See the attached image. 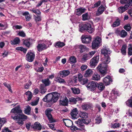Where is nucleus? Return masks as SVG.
<instances>
[{
	"label": "nucleus",
	"instance_id": "f257e3e1",
	"mask_svg": "<svg viewBox=\"0 0 132 132\" xmlns=\"http://www.w3.org/2000/svg\"><path fill=\"white\" fill-rule=\"evenodd\" d=\"M11 112L14 114L15 115L14 117L12 116V118L20 126L23 124L24 121L27 119V116L23 114L22 111L20 109L19 106H17L13 109L11 111Z\"/></svg>",
	"mask_w": 132,
	"mask_h": 132
},
{
	"label": "nucleus",
	"instance_id": "f03ea898",
	"mask_svg": "<svg viewBox=\"0 0 132 132\" xmlns=\"http://www.w3.org/2000/svg\"><path fill=\"white\" fill-rule=\"evenodd\" d=\"M75 122L79 128H78L76 126H74L71 128V130H77L82 131L83 132H85L86 131V130L85 128L84 124L88 125V124L91 122V120L89 119H79L77 120Z\"/></svg>",
	"mask_w": 132,
	"mask_h": 132
},
{
	"label": "nucleus",
	"instance_id": "7ed1b4c3",
	"mask_svg": "<svg viewBox=\"0 0 132 132\" xmlns=\"http://www.w3.org/2000/svg\"><path fill=\"white\" fill-rule=\"evenodd\" d=\"M102 62L97 67L98 71L100 73L102 77L105 75L107 73L106 64L110 62V58L109 55L104 56L102 59Z\"/></svg>",
	"mask_w": 132,
	"mask_h": 132
},
{
	"label": "nucleus",
	"instance_id": "20e7f679",
	"mask_svg": "<svg viewBox=\"0 0 132 132\" xmlns=\"http://www.w3.org/2000/svg\"><path fill=\"white\" fill-rule=\"evenodd\" d=\"M59 95L56 92H53L47 94L43 98V101L53 104L58 100Z\"/></svg>",
	"mask_w": 132,
	"mask_h": 132
},
{
	"label": "nucleus",
	"instance_id": "39448f33",
	"mask_svg": "<svg viewBox=\"0 0 132 132\" xmlns=\"http://www.w3.org/2000/svg\"><path fill=\"white\" fill-rule=\"evenodd\" d=\"M53 111L52 109L51 108H48L45 111V113L48 117V120L50 123L54 122L55 121L52 118L51 114V112Z\"/></svg>",
	"mask_w": 132,
	"mask_h": 132
},
{
	"label": "nucleus",
	"instance_id": "423d86ee",
	"mask_svg": "<svg viewBox=\"0 0 132 132\" xmlns=\"http://www.w3.org/2000/svg\"><path fill=\"white\" fill-rule=\"evenodd\" d=\"M97 83L96 81H92L88 83L86 87L88 89L91 91H94L97 87Z\"/></svg>",
	"mask_w": 132,
	"mask_h": 132
},
{
	"label": "nucleus",
	"instance_id": "0eeeda50",
	"mask_svg": "<svg viewBox=\"0 0 132 132\" xmlns=\"http://www.w3.org/2000/svg\"><path fill=\"white\" fill-rule=\"evenodd\" d=\"M101 41V39L99 37H97L92 43V47L95 49L97 48Z\"/></svg>",
	"mask_w": 132,
	"mask_h": 132
},
{
	"label": "nucleus",
	"instance_id": "6e6552de",
	"mask_svg": "<svg viewBox=\"0 0 132 132\" xmlns=\"http://www.w3.org/2000/svg\"><path fill=\"white\" fill-rule=\"evenodd\" d=\"M35 56V54L34 52H29L26 56V60L29 62H32L34 59Z\"/></svg>",
	"mask_w": 132,
	"mask_h": 132
},
{
	"label": "nucleus",
	"instance_id": "1a4fd4ad",
	"mask_svg": "<svg viewBox=\"0 0 132 132\" xmlns=\"http://www.w3.org/2000/svg\"><path fill=\"white\" fill-rule=\"evenodd\" d=\"M81 38L82 43L88 44L90 42L92 37L90 35H83L82 36Z\"/></svg>",
	"mask_w": 132,
	"mask_h": 132
},
{
	"label": "nucleus",
	"instance_id": "9d476101",
	"mask_svg": "<svg viewBox=\"0 0 132 132\" xmlns=\"http://www.w3.org/2000/svg\"><path fill=\"white\" fill-rule=\"evenodd\" d=\"M99 56L94 57L90 60V65L92 68H94L97 64L99 60Z\"/></svg>",
	"mask_w": 132,
	"mask_h": 132
},
{
	"label": "nucleus",
	"instance_id": "9b49d317",
	"mask_svg": "<svg viewBox=\"0 0 132 132\" xmlns=\"http://www.w3.org/2000/svg\"><path fill=\"white\" fill-rule=\"evenodd\" d=\"M37 48L38 51L39 52H41L43 50L46 49L47 48V46L43 43L39 44L37 46Z\"/></svg>",
	"mask_w": 132,
	"mask_h": 132
},
{
	"label": "nucleus",
	"instance_id": "f8f14e48",
	"mask_svg": "<svg viewBox=\"0 0 132 132\" xmlns=\"http://www.w3.org/2000/svg\"><path fill=\"white\" fill-rule=\"evenodd\" d=\"M120 2L121 4H125L128 7L132 6V0H120Z\"/></svg>",
	"mask_w": 132,
	"mask_h": 132
},
{
	"label": "nucleus",
	"instance_id": "ddd939ff",
	"mask_svg": "<svg viewBox=\"0 0 132 132\" xmlns=\"http://www.w3.org/2000/svg\"><path fill=\"white\" fill-rule=\"evenodd\" d=\"M63 121L65 126L68 127H71V128L73 126L72 121L70 119H63Z\"/></svg>",
	"mask_w": 132,
	"mask_h": 132
},
{
	"label": "nucleus",
	"instance_id": "4468645a",
	"mask_svg": "<svg viewBox=\"0 0 132 132\" xmlns=\"http://www.w3.org/2000/svg\"><path fill=\"white\" fill-rule=\"evenodd\" d=\"M79 30L81 32H83L84 31L86 30L87 23L84 24L82 23H78Z\"/></svg>",
	"mask_w": 132,
	"mask_h": 132
},
{
	"label": "nucleus",
	"instance_id": "2eb2a0df",
	"mask_svg": "<svg viewBox=\"0 0 132 132\" xmlns=\"http://www.w3.org/2000/svg\"><path fill=\"white\" fill-rule=\"evenodd\" d=\"M111 53V51L109 48L105 47L101 50V53L104 56L109 55Z\"/></svg>",
	"mask_w": 132,
	"mask_h": 132
},
{
	"label": "nucleus",
	"instance_id": "dca6fc26",
	"mask_svg": "<svg viewBox=\"0 0 132 132\" xmlns=\"http://www.w3.org/2000/svg\"><path fill=\"white\" fill-rule=\"evenodd\" d=\"M103 82L106 85H108L112 82V80L109 76H108L104 78Z\"/></svg>",
	"mask_w": 132,
	"mask_h": 132
},
{
	"label": "nucleus",
	"instance_id": "f3484780",
	"mask_svg": "<svg viewBox=\"0 0 132 132\" xmlns=\"http://www.w3.org/2000/svg\"><path fill=\"white\" fill-rule=\"evenodd\" d=\"M78 112L77 108H75L72 110V111L70 113L71 117L73 119H77L78 117L77 115Z\"/></svg>",
	"mask_w": 132,
	"mask_h": 132
},
{
	"label": "nucleus",
	"instance_id": "a211bd4d",
	"mask_svg": "<svg viewBox=\"0 0 132 132\" xmlns=\"http://www.w3.org/2000/svg\"><path fill=\"white\" fill-rule=\"evenodd\" d=\"M86 30L89 33H91L94 31V29L92 27L90 24L89 23H87Z\"/></svg>",
	"mask_w": 132,
	"mask_h": 132
},
{
	"label": "nucleus",
	"instance_id": "6ab92c4d",
	"mask_svg": "<svg viewBox=\"0 0 132 132\" xmlns=\"http://www.w3.org/2000/svg\"><path fill=\"white\" fill-rule=\"evenodd\" d=\"M32 128L34 129H36L37 130H40L42 129V127L40 123L38 122H36L34 124Z\"/></svg>",
	"mask_w": 132,
	"mask_h": 132
},
{
	"label": "nucleus",
	"instance_id": "aec40b11",
	"mask_svg": "<svg viewBox=\"0 0 132 132\" xmlns=\"http://www.w3.org/2000/svg\"><path fill=\"white\" fill-rule=\"evenodd\" d=\"M70 71L68 70H63L60 72V74L62 77H65L68 76L70 73Z\"/></svg>",
	"mask_w": 132,
	"mask_h": 132
},
{
	"label": "nucleus",
	"instance_id": "412c9836",
	"mask_svg": "<svg viewBox=\"0 0 132 132\" xmlns=\"http://www.w3.org/2000/svg\"><path fill=\"white\" fill-rule=\"evenodd\" d=\"M93 71L91 69H88L85 72L84 74V77H90L93 74Z\"/></svg>",
	"mask_w": 132,
	"mask_h": 132
},
{
	"label": "nucleus",
	"instance_id": "4be33fe9",
	"mask_svg": "<svg viewBox=\"0 0 132 132\" xmlns=\"http://www.w3.org/2000/svg\"><path fill=\"white\" fill-rule=\"evenodd\" d=\"M105 10V7L101 5L98 9L96 13V15L99 16L101 15Z\"/></svg>",
	"mask_w": 132,
	"mask_h": 132
},
{
	"label": "nucleus",
	"instance_id": "5701e85b",
	"mask_svg": "<svg viewBox=\"0 0 132 132\" xmlns=\"http://www.w3.org/2000/svg\"><path fill=\"white\" fill-rule=\"evenodd\" d=\"M86 10L85 8L80 7L76 10V14L78 15H80L81 14L85 12Z\"/></svg>",
	"mask_w": 132,
	"mask_h": 132
},
{
	"label": "nucleus",
	"instance_id": "b1692460",
	"mask_svg": "<svg viewBox=\"0 0 132 132\" xmlns=\"http://www.w3.org/2000/svg\"><path fill=\"white\" fill-rule=\"evenodd\" d=\"M78 48L80 49V52L82 53L85 51L88 50V48L86 46L82 45H78Z\"/></svg>",
	"mask_w": 132,
	"mask_h": 132
},
{
	"label": "nucleus",
	"instance_id": "393cba45",
	"mask_svg": "<svg viewBox=\"0 0 132 132\" xmlns=\"http://www.w3.org/2000/svg\"><path fill=\"white\" fill-rule=\"evenodd\" d=\"M100 75L97 73H95L92 77V80L98 81L100 79Z\"/></svg>",
	"mask_w": 132,
	"mask_h": 132
},
{
	"label": "nucleus",
	"instance_id": "a878e982",
	"mask_svg": "<svg viewBox=\"0 0 132 132\" xmlns=\"http://www.w3.org/2000/svg\"><path fill=\"white\" fill-rule=\"evenodd\" d=\"M97 88L100 92H101L104 89L105 86L103 83L99 82L98 84L97 83Z\"/></svg>",
	"mask_w": 132,
	"mask_h": 132
},
{
	"label": "nucleus",
	"instance_id": "bb28decb",
	"mask_svg": "<svg viewBox=\"0 0 132 132\" xmlns=\"http://www.w3.org/2000/svg\"><path fill=\"white\" fill-rule=\"evenodd\" d=\"M126 5H125L124 6H121L118 8V11L120 13H122L127 10L128 8Z\"/></svg>",
	"mask_w": 132,
	"mask_h": 132
},
{
	"label": "nucleus",
	"instance_id": "cd10ccee",
	"mask_svg": "<svg viewBox=\"0 0 132 132\" xmlns=\"http://www.w3.org/2000/svg\"><path fill=\"white\" fill-rule=\"evenodd\" d=\"M22 14L25 16L26 20L27 21H29L31 17L30 16L29 13L28 12L26 11L22 13Z\"/></svg>",
	"mask_w": 132,
	"mask_h": 132
},
{
	"label": "nucleus",
	"instance_id": "c85d7f7f",
	"mask_svg": "<svg viewBox=\"0 0 132 132\" xmlns=\"http://www.w3.org/2000/svg\"><path fill=\"white\" fill-rule=\"evenodd\" d=\"M68 61L71 64L75 63L77 62L76 58L73 56H71L69 57Z\"/></svg>",
	"mask_w": 132,
	"mask_h": 132
},
{
	"label": "nucleus",
	"instance_id": "c756f323",
	"mask_svg": "<svg viewBox=\"0 0 132 132\" xmlns=\"http://www.w3.org/2000/svg\"><path fill=\"white\" fill-rule=\"evenodd\" d=\"M42 82L45 85V86H49L51 83V82L49 78L42 79Z\"/></svg>",
	"mask_w": 132,
	"mask_h": 132
},
{
	"label": "nucleus",
	"instance_id": "7c9ffc66",
	"mask_svg": "<svg viewBox=\"0 0 132 132\" xmlns=\"http://www.w3.org/2000/svg\"><path fill=\"white\" fill-rule=\"evenodd\" d=\"M88 54H84L82 56L81 59L82 61L85 62L86 60H87L91 58V56Z\"/></svg>",
	"mask_w": 132,
	"mask_h": 132
},
{
	"label": "nucleus",
	"instance_id": "2f4dec72",
	"mask_svg": "<svg viewBox=\"0 0 132 132\" xmlns=\"http://www.w3.org/2000/svg\"><path fill=\"white\" fill-rule=\"evenodd\" d=\"M54 80L56 82L60 84H63L65 82V81L64 79L61 78L59 77H57L55 78Z\"/></svg>",
	"mask_w": 132,
	"mask_h": 132
},
{
	"label": "nucleus",
	"instance_id": "473e14b6",
	"mask_svg": "<svg viewBox=\"0 0 132 132\" xmlns=\"http://www.w3.org/2000/svg\"><path fill=\"white\" fill-rule=\"evenodd\" d=\"M71 89L72 93L74 94H78L80 92V90L78 88H76L74 87L71 88Z\"/></svg>",
	"mask_w": 132,
	"mask_h": 132
},
{
	"label": "nucleus",
	"instance_id": "72a5a7b5",
	"mask_svg": "<svg viewBox=\"0 0 132 132\" xmlns=\"http://www.w3.org/2000/svg\"><path fill=\"white\" fill-rule=\"evenodd\" d=\"M20 42V40L18 37H16L13 40L11 41L12 44L14 45L18 44Z\"/></svg>",
	"mask_w": 132,
	"mask_h": 132
},
{
	"label": "nucleus",
	"instance_id": "f704fd0d",
	"mask_svg": "<svg viewBox=\"0 0 132 132\" xmlns=\"http://www.w3.org/2000/svg\"><path fill=\"white\" fill-rule=\"evenodd\" d=\"M68 102V100L65 98L63 100H60V103L61 105L63 106H66L67 105Z\"/></svg>",
	"mask_w": 132,
	"mask_h": 132
},
{
	"label": "nucleus",
	"instance_id": "c9c22d12",
	"mask_svg": "<svg viewBox=\"0 0 132 132\" xmlns=\"http://www.w3.org/2000/svg\"><path fill=\"white\" fill-rule=\"evenodd\" d=\"M117 97L114 95H111L109 97V100L112 103H114L116 102L117 100Z\"/></svg>",
	"mask_w": 132,
	"mask_h": 132
},
{
	"label": "nucleus",
	"instance_id": "e433bc0d",
	"mask_svg": "<svg viewBox=\"0 0 132 132\" xmlns=\"http://www.w3.org/2000/svg\"><path fill=\"white\" fill-rule=\"evenodd\" d=\"M23 44L26 47L29 48L31 45L29 39H25L24 40L23 42Z\"/></svg>",
	"mask_w": 132,
	"mask_h": 132
},
{
	"label": "nucleus",
	"instance_id": "4c0bfd02",
	"mask_svg": "<svg viewBox=\"0 0 132 132\" xmlns=\"http://www.w3.org/2000/svg\"><path fill=\"white\" fill-rule=\"evenodd\" d=\"M120 20L119 19H117L114 22L111 26L114 27L119 26L120 24Z\"/></svg>",
	"mask_w": 132,
	"mask_h": 132
},
{
	"label": "nucleus",
	"instance_id": "58836bf2",
	"mask_svg": "<svg viewBox=\"0 0 132 132\" xmlns=\"http://www.w3.org/2000/svg\"><path fill=\"white\" fill-rule=\"evenodd\" d=\"M65 45V44L63 42H56L55 45V47L57 46L58 47H62Z\"/></svg>",
	"mask_w": 132,
	"mask_h": 132
},
{
	"label": "nucleus",
	"instance_id": "ea45409f",
	"mask_svg": "<svg viewBox=\"0 0 132 132\" xmlns=\"http://www.w3.org/2000/svg\"><path fill=\"white\" fill-rule=\"evenodd\" d=\"M31 108L29 106H27V108L25 109L24 110V112L25 114H29L30 113Z\"/></svg>",
	"mask_w": 132,
	"mask_h": 132
},
{
	"label": "nucleus",
	"instance_id": "a19ab883",
	"mask_svg": "<svg viewBox=\"0 0 132 132\" xmlns=\"http://www.w3.org/2000/svg\"><path fill=\"white\" fill-rule=\"evenodd\" d=\"M82 20L83 21L87 20L89 19V17L88 16V13L83 14L82 15Z\"/></svg>",
	"mask_w": 132,
	"mask_h": 132
},
{
	"label": "nucleus",
	"instance_id": "79ce46f5",
	"mask_svg": "<svg viewBox=\"0 0 132 132\" xmlns=\"http://www.w3.org/2000/svg\"><path fill=\"white\" fill-rule=\"evenodd\" d=\"M128 55L129 56L132 55V46L131 44H129L128 46Z\"/></svg>",
	"mask_w": 132,
	"mask_h": 132
},
{
	"label": "nucleus",
	"instance_id": "37998d69",
	"mask_svg": "<svg viewBox=\"0 0 132 132\" xmlns=\"http://www.w3.org/2000/svg\"><path fill=\"white\" fill-rule=\"evenodd\" d=\"M25 94L28 96V101L30 100L31 98L32 97V94L30 91H28L25 93Z\"/></svg>",
	"mask_w": 132,
	"mask_h": 132
},
{
	"label": "nucleus",
	"instance_id": "c03bdc74",
	"mask_svg": "<svg viewBox=\"0 0 132 132\" xmlns=\"http://www.w3.org/2000/svg\"><path fill=\"white\" fill-rule=\"evenodd\" d=\"M126 105L130 107H132V96L130 99H129L126 102Z\"/></svg>",
	"mask_w": 132,
	"mask_h": 132
},
{
	"label": "nucleus",
	"instance_id": "a18cd8bd",
	"mask_svg": "<svg viewBox=\"0 0 132 132\" xmlns=\"http://www.w3.org/2000/svg\"><path fill=\"white\" fill-rule=\"evenodd\" d=\"M90 107V105L88 104H84L82 106V109L85 110H88Z\"/></svg>",
	"mask_w": 132,
	"mask_h": 132
},
{
	"label": "nucleus",
	"instance_id": "49530a36",
	"mask_svg": "<svg viewBox=\"0 0 132 132\" xmlns=\"http://www.w3.org/2000/svg\"><path fill=\"white\" fill-rule=\"evenodd\" d=\"M126 46L125 45L122 46L121 50V52L122 54L125 55L126 54Z\"/></svg>",
	"mask_w": 132,
	"mask_h": 132
},
{
	"label": "nucleus",
	"instance_id": "de8ad7c7",
	"mask_svg": "<svg viewBox=\"0 0 132 132\" xmlns=\"http://www.w3.org/2000/svg\"><path fill=\"white\" fill-rule=\"evenodd\" d=\"M79 116L82 118H86L87 117V114L84 112H81L79 114Z\"/></svg>",
	"mask_w": 132,
	"mask_h": 132
},
{
	"label": "nucleus",
	"instance_id": "09e8293b",
	"mask_svg": "<svg viewBox=\"0 0 132 132\" xmlns=\"http://www.w3.org/2000/svg\"><path fill=\"white\" fill-rule=\"evenodd\" d=\"M69 101L70 103L72 104H76V98L73 97H71L69 98Z\"/></svg>",
	"mask_w": 132,
	"mask_h": 132
},
{
	"label": "nucleus",
	"instance_id": "8fccbe9b",
	"mask_svg": "<svg viewBox=\"0 0 132 132\" xmlns=\"http://www.w3.org/2000/svg\"><path fill=\"white\" fill-rule=\"evenodd\" d=\"M120 34L121 37H125L127 35V33L124 30H122L120 31Z\"/></svg>",
	"mask_w": 132,
	"mask_h": 132
},
{
	"label": "nucleus",
	"instance_id": "3c124183",
	"mask_svg": "<svg viewBox=\"0 0 132 132\" xmlns=\"http://www.w3.org/2000/svg\"><path fill=\"white\" fill-rule=\"evenodd\" d=\"M34 17L35 21L36 22L41 21V17L40 15L37 16L34 15Z\"/></svg>",
	"mask_w": 132,
	"mask_h": 132
},
{
	"label": "nucleus",
	"instance_id": "603ef678",
	"mask_svg": "<svg viewBox=\"0 0 132 132\" xmlns=\"http://www.w3.org/2000/svg\"><path fill=\"white\" fill-rule=\"evenodd\" d=\"M17 34L19 36L23 37H25L26 36L25 33L23 31H19Z\"/></svg>",
	"mask_w": 132,
	"mask_h": 132
},
{
	"label": "nucleus",
	"instance_id": "864d4df0",
	"mask_svg": "<svg viewBox=\"0 0 132 132\" xmlns=\"http://www.w3.org/2000/svg\"><path fill=\"white\" fill-rule=\"evenodd\" d=\"M32 12L35 13L36 14L40 15L41 14V12L38 9H33L31 10Z\"/></svg>",
	"mask_w": 132,
	"mask_h": 132
},
{
	"label": "nucleus",
	"instance_id": "5fc2aeb1",
	"mask_svg": "<svg viewBox=\"0 0 132 132\" xmlns=\"http://www.w3.org/2000/svg\"><path fill=\"white\" fill-rule=\"evenodd\" d=\"M6 122V119L4 118H1L0 117V125L3 126L4 124Z\"/></svg>",
	"mask_w": 132,
	"mask_h": 132
},
{
	"label": "nucleus",
	"instance_id": "6e6d98bb",
	"mask_svg": "<svg viewBox=\"0 0 132 132\" xmlns=\"http://www.w3.org/2000/svg\"><path fill=\"white\" fill-rule=\"evenodd\" d=\"M3 85L8 89L9 91L11 92H12V91L11 89L10 86L9 84H7L6 83L4 82L3 84Z\"/></svg>",
	"mask_w": 132,
	"mask_h": 132
},
{
	"label": "nucleus",
	"instance_id": "4d7b16f0",
	"mask_svg": "<svg viewBox=\"0 0 132 132\" xmlns=\"http://www.w3.org/2000/svg\"><path fill=\"white\" fill-rule=\"evenodd\" d=\"M124 27V29L127 31H130L131 29V27L129 24L126 25Z\"/></svg>",
	"mask_w": 132,
	"mask_h": 132
},
{
	"label": "nucleus",
	"instance_id": "13d9d810",
	"mask_svg": "<svg viewBox=\"0 0 132 132\" xmlns=\"http://www.w3.org/2000/svg\"><path fill=\"white\" fill-rule=\"evenodd\" d=\"M88 81V79L87 78H83L80 81L81 84L84 85L87 83Z\"/></svg>",
	"mask_w": 132,
	"mask_h": 132
},
{
	"label": "nucleus",
	"instance_id": "bf43d9fd",
	"mask_svg": "<svg viewBox=\"0 0 132 132\" xmlns=\"http://www.w3.org/2000/svg\"><path fill=\"white\" fill-rule=\"evenodd\" d=\"M22 28V26L21 25H15L13 27V28L14 30L19 29Z\"/></svg>",
	"mask_w": 132,
	"mask_h": 132
},
{
	"label": "nucleus",
	"instance_id": "052dcab7",
	"mask_svg": "<svg viewBox=\"0 0 132 132\" xmlns=\"http://www.w3.org/2000/svg\"><path fill=\"white\" fill-rule=\"evenodd\" d=\"M77 78L76 77H73V80H72L70 81L69 82V84L70 85H72V83L73 82H74L75 83H76L77 82Z\"/></svg>",
	"mask_w": 132,
	"mask_h": 132
},
{
	"label": "nucleus",
	"instance_id": "680f3d73",
	"mask_svg": "<svg viewBox=\"0 0 132 132\" xmlns=\"http://www.w3.org/2000/svg\"><path fill=\"white\" fill-rule=\"evenodd\" d=\"M112 93L113 94H112L111 95H114L116 97L119 95L118 92L116 90H113L112 91Z\"/></svg>",
	"mask_w": 132,
	"mask_h": 132
},
{
	"label": "nucleus",
	"instance_id": "e2e57ef3",
	"mask_svg": "<svg viewBox=\"0 0 132 132\" xmlns=\"http://www.w3.org/2000/svg\"><path fill=\"white\" fill-rule=\"evenodd\" d=\"M95 120L96 123L98 124L101 122V118L100 117H97L96 118Z\"/></svg>",
	"mask_w": 132,
	"mask_h": 132
},
{
	"label": "nucleus",
	"instance_id": "0e129e2a",
	"mask_svg": "<svg viewBox=\"0 0 132 132\" xmlns=\"http://www.w3.org/2000/svg\"><path fill=\"white\" fill-rule=\"evenodd\" d=\"M31 82L27 83L24 85V87L26 89H28L31 85Z\"/></svg>",
	"mask_w": 132,
	"mask_h": 132
},
{
	"label": "nucleus",
	"instance_id": "69168bd1",
	"mask_svg": "<svg viewBox=\"0 0 132 132\" xmlns=\"http://www.w3.org/2000/svg\"><path fill=\"white\" fill-rule=\"evenodd\" d=\"M101 3V2L100 1H98L96 3H95L94 4V7H93V8H94L95 7H97L99 6Z\"/></svg>",
	"mask_w": 132,
	"mask_h": 132
},
{
	"label": "nucleus",
	"instance_id": "338daca9",
	"mask_svg": "<svg viewBox=\"0 0 132 132\" xmlns=\"http://www.w3.org/2000/svg\"><path fill=\"white\" fill-rule=\"evenodd\" d=\"M48 125L49 127L52 130H55V129L54 127V124H48Z\"/></svg>",
	"mask_w": 132,
	"mask_h": 132
},
{
	"label": "nucleus",
	"instance_id": "774afa93",
	"mask_svg": "<svg viewBox=\"0 0 132 132\" xmlns=\"http://www.w3.org/2000/svg\"><path fill=\"white\" fill-rule=\"evenodd\" d=\"M87 66L86 65H82L81 67V69L82 71H84L87 68Z\"/></svg>",
	"mask_w": 132,
	"mask_h": 132
}]
</instances>
